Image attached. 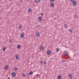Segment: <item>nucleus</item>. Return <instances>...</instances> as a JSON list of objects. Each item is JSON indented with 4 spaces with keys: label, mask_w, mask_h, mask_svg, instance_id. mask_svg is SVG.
<instances>
[{
    "label": "nucleus",
    "mask_w": 79,
    "mask_h": 79,
    "mask_svg": "<svg viewBox=\"0 0 79 79\" xmlns=\"http://www.w3.org/2000/svg\"><path fill=\"white\" fill-rule=\"evenodd\" d=\"M9 1H11V0H8Z\"/></svg>",
    "instance_id": "nucleus-36"
},
{
    "label": "nucleus",
    "mask_w": 79,
    "mask_h": 79,
    "mask_svg": "<svg viewBox=\"0 0 79 79\" xmlns=\"http://www.w3.org/2000/svg\"><path fill=\"white\" fill-rule=\"evenodd\" d=\"M12 76L13 77H15L16 76V73L15 72H13L12 74Z\"/></svg>",
    "instance_id": "nucleus-6"
},
{
    "label": "nucleus",
    "mask_w": 79,
    "mask_h": 79,
    "mask_svg": "<svg viewBox=\"0 0 79 79\" xmlns=\"http://www.w3.org/2000/svg\"><path fill=\"white\" fill-rule=\"evenodd\" d=\"M6 48L5 47H4L3 48H2V50L3 51H5V50H6Z\"/></svg>",
    "instance_id": "nucleus-19"
},
{
    "label": "nucleus",
    "mask_w": 79,
    "mask_h": 79,
    "mask_svg": "<svg viewBox=\"0 0 79 79\" xmlns=\"http://www.w3.org/2000/svg\"><path fill=\"white\" fill-rule=\"evenodd\" d=\"M22 28V26H21V24H20L19 25V30H21Z\"/></svg>",
    "instance_id": "nucleus-4"
},
{
    "label": "nucleus",
    "mask_w": 79,
    "mask_h": 79,
    "mask_svg": "<svg viewBox=\"0 0 79 79\" xmlns=\"http://www.w3.org/2000/svg\"><path fill=\"white\" fill-rule=\"evenodd\" d=\"M69 77H70V78H72V75H69Z\"/></svg>",
    "instance_id": "nucleus-21"
},
{
    "label": "nucleus",
    "mask_w": 79,
    "mask_h": 79,
    "mask_svg": "<svg viewBox=\"0 0 79 79\" xmlns=\"http://www.w3.org/2000/svg\"><path fill=\"white\" fill-rule=\"evenodd\" d=\"M55 0H50V2H54V1H55Z\"/></svg>",
    "instance_id": "nucleus-29"
},
{
    "label": "nucleus",
    "mask_w": 79,
    "mask_h": 79,
    "mask_svg": "<svg viewBox=\"0 0 79 79\" xmlns=\"http://www.w3.org/2000/svg\"><path fill=\"white\" fill-rule=\"evenodd\" d=\"M32 74H33L32 72H31L29 73L30 75H32Z\"/></svg>",
    "instance_id": "nucleus-20"
},
{
    "label": "nucleus",
    "mask_w": 79,
    "mask_h": 79,
    "mask_svg": "<svg viewBox=\"0 0 79 79\" xmlns=\"http://www.w3.org/2000/svg\"><path fill=\"white\" fill-rule=\"evenodd\" d=\"M41 50H44V46H41L40 48Z\"/></svg>",
    "instance_id": "nucleus-2"
},
{
    "label": "nucleus",
    "mask_w": 79,
    "mask_h": 79,
    "mask_svg": "<svg viewBox=\"0 0 79 79\" xmlns=\"http://www.w3.org/2000/svg\"><path fill=\"white\" fill-rule=\"evenodd\" d=\"M65 28H67L68 27V25L66 24H65L64 25Z\"/></svg>",
    "instance_id": "nucleus-18"
},
{
    "label": "nucleus",
    "mask_w": 79,
    "mask_h": 79,
    "mask_svg": "<svg viewBox=\"0 0 79 79\" xmlns=\"http://www.w3.org/2000/svg\"><path fill=\"white\" fill-rule=\"evenodd\" d=\"M7 79H10V78H8Z\"/></svg>",
    "instance_id": "nucleus-35"
},
{
    "label": "nucleus",
    "mask_w": 79,
    "mask_h": 79,
    "mask_svg": "<svg viewBox=\"0 0 79 79\" xmlns=\"http://www.w3.org/2000/svg\"><path fill=\"white\" fill-rule=\"evenodd\" d=\"M19 56L18 55H15V58L16 59H17V60H18V59H19Z\"/></svg>",
    "instance_id": "nucleus-12"
},
{
    "label": "nucleus",
    "mask_w": 79,
    "mask_h": 79,
    "mask_svg": "<svg viewBox=\"0 0 79 79\" xmlns=\"http://www.w3.org/2000/svg\"><path fill=\"white\" fill-rule=\"evenodd\" d=\"M63 54L64 55H65V56H68V52H65V53H64Z\"/></svg>",
    "instance_id": "nucleus-14"
},
{
    "label": "nucleus",
    "mask_w": 79,
    "mask_h": 79,
    "mask_svg": "<svg viewBox=\"0 0 79 79\" xmlns=\"http://www.w3.org/2000/svg\"><path fill=\"white\" fill-rule=\"evenodd\" d=\"M47 53L48 55H50L51 54V51H48L47 52Z\"/></svg>",
    "instance_id": "nucleus-7"
},
{
    "label": "nucleus",
    "mask_w": 79,
    "mask_h": 79,
    "mask_svg": "<svg viewBox=\"0 0 79 79\" xmlns=\"http://www.w3.org/2000/svg\"><path fill=\"white\" fill-rule=\"evenodd\" d=\"M73 5H76V4H77V2L76 1H73Z\"/></svg>",
    "instance_id": "nucleus-5"
},
{
    "label": "nucleus",
    "mask_w": 79,
    "mask_h": 79,
    "mask_svg": "<svg viewBox=\"0 0 79 79\" xmlns=\"http://www.w3.org/2000/svg\"><path fill=\"white\" fill-rule=\"evenodd\" d=\"M22 76L23 77H25V74L24 73H23Z\"/></svg>",
    "instance_id": "nucleus-22"
},
{
    "label": "nucleus",
    "mask_w": 79,
    "mask_h": 79,
    "mask_svg": "<svg viewBox=\"0 0 79 79\" xmlns=\"http://www.w3.org/2000/svg\"><path fill=\"white\" fill-rule=\"evenodd\" d=\"M23 0H21L20 2H21V3H22V2H23Z\"/></svg>",
    "instance_id": "nucleus-32"
},
{
    "label": "nucleus",
    "mask_w": 79,
    "mask_h": 79,
    "mask_svg": "<svg viewBox=\"0 0 79 79\" xmlns=\"http://www.w3.org/2000/svg\"><path fill=\"white\" fill-rule=\"evenodd\" d=\"M8 69V66L6 65L5 66V69H6V70H7Z\"/></svg>",
    "instance_id": "nucleus-8"
},
{
    "label": "nucleus",
    "mask_w": 79,
    "mask_h": 79,
    "mask_svg": "<svg viewBox=\"0 0 79 79\" xmlns=\"http://www.w3.org/2000/svg\"><path fill=\"white\" fill-rule=\"evenodd\" d=\"M39 34H40L39 33V32H36L35 33L36 36V37H39L40 36V35H39Z\"/></svg>",
    "instance_id": "nucleus-1"
},
{
    "label": "nucleus",
    "mask_w": 79,
    "mask_h": 79,
    "mask_svg": "<svg viewBox=\"0 0 79 79\" xmlns=\"http://www.w3.org/2000/svg\"><path fill=\"white\" fill-rule=\"evenodd\" d=\"M62 61H63V62H65V60H62Z\"/></svg>",
    "instance_id": "nucleus-33"
},
{
    "label": "nucleus",
    "mask_w": 79,
    "mask_h": 79,
    "mask_svg": "<svg viewBox=\"0 0 79 79\" xmlns=\"http://www.w3.org/2000/svg\"><path fill=\"white\" fill-rule=\"evenodd\" d=\"M59 51H60V49H59V48H57L56 49V52H59Z\"/></svg>",
    "instance_id": "nucleus-23"
},
{
    "label": "nucleus",
    "mask_w": 79,
    "mask_h": 79,
    "mask_svg": "<svg viewBox=\"0 0 79 79\" xmlns=\"http://www.w3.org/2000/svg\"><path fill=\"white\" fill-rule=\"evenodd\" d=\"M14 69L15 70V71H18V68H17V67H15V68H14Z\"/></svg>",
    "instance_id": "nucleus-16"
},
{
    "label": "nucleus",
    "mask_w": 79,
    "mask_h": 79,
    "mask_svg": "<svg viewBox=\"0 0 79 79\" xmlns=\"http://www.w3.org/2000/svg\"><path fill=\"white\" fill-rule=\"evenodd\" d=\"M9 42H10V43H11V42H12V40H9Z\"/></svg>",
    "instance_id": "nucleus-25"
},
{
    "label": "nucleus",
    "mask_w": 79,
    "mask_h": 79,
    "mask_svg": "<svg viewBox=\"0 0 79 79\" xmlns=\"http://www.w3.org/2000/svg\"><path fill=\"white\" fill-rule=\"evenodd\" d=\"M31 11H32V10H31V9L30 8L28 9V13H31Z\"/></svg>",
    "instance_id": "nucleus-13"
},
{
    "label": "nucleus",
    "mask_w": 79,
    "mask_h": 79,
    "mask_svg": "<svg viewBox=\"0 0 79 79\" xmlns=\"http://www.w3.org/2000/svg\"><path fill=\"white\" fill-rule=\"evenodd\" d=\"M75 18H77V15H75Z\"/></svg>",
    "instance_id": "nucleus-30"
},
{
    "label": "nucleus",
    "mask_w": 79,
    "mask_h": 79,
    "mask_svg": "<svg viewBox=\"0 0 79 79\" xmlns=\"http://www.w3.org/2000/svg\"><path fill=\"white\" fill-rule=\"evenodd\" d=\"M40 1V0H35V3H39Z\"/></svg>",
    "instance_id": "nucleus-11"
},
{
    "label": "nucleus",
    "mask_w": 79,
    "mask_h": 79,
    "mask_svg": "<svg viewBox=\"0 0 79 79\" xmlns=\"http://www.w3.org/2000/svg\"><path fill=\"white\" fill-rule=\"evenodd\" d=\"M44 64H47V62L45 61H44Z\"/></svg>",
    "instance_id": "nucleus-24"
},
{
    "label": "nucleus",
    "mask_w": 79,
    "mask_h": 79,
    "mask_svg": "<svg viewBox=\"0 0 79 79\" xmlns=\"http://www.w3.org/2000/svg\"><path fill=\"white\" fill-rule=\"evenodd\" d=\"M69 32H73V31L71 30V29H70Z\"/></svg>",
    "instance_id": "nucleus-26"
},
{
    "label": "nucleus",
    "mask_w": 79,
    "mask_h": 79,
    "mask_svg": "<svg viewBox=\"0 0 79 79\" xmlns=\"http://www.w3.org/2000/svg\"><path fill=\"white\" fill-rule=\"evenodd\" d=\"M24 33H22L21 35H20V36L21 37H22V38H23V37H24Z\"/></svg>",
    "instance_id": "nucleus-9"
},
{
    "label": "nucleus",
    "mask_w": 79,
    "mask_h": 79,
    "mask_svg": "<svg viewBox=\"0 0 79 79\" xmlns=\"http://www.w3.org/2000/svg\"><path fill=\"white\" fill-rule=\"evenodd\" d=\"M17 48H19V49L20 48H21V45L19 44L17 46Z\"/></svg>",
    "instance_id": "nucleus-15"
},
{
    "label": "nucleus",
    "mask_w": 79,
    "mask_h": 79,
    "mask_svg": "<svg viewBox=\"0 0 79 79\" xmlns=\"http://www.w3.org/2000/svg\"><path fill=\"white\" fill-rule=\"evenodd\" d=\"M70 60H72V58L70 59Z\"/></svg>",
    "instance_id": "nucleus-34"
},
{
    "label": "nucleus",
    "mask_w": 79,
    "mask_h": 79,
    "mask_svg": "<svg viewBox=\"0 0 79 79\" xmlns=\"http://www.w3.org/2000/svg\"><path fill=\"white\" fill-rule=\"evenodd\" d=\"M71 2H73L74 1V0H70Z\"/></svg>",
    "instance_id": "nucleus-31"
},
{
    "label": "nucleus",
    "mask_w": 79,
    "mask_h": 79,
    "mask_svg": "<svg viewBox=\"0 0 79 79\" xmlns=\"http://www.w3.org/2000/svg\"><path fill=\"white\" fill-rule=\"evenodd\" d=\"M38 20L39 21H42V18L41 17H39L38 18Z\"/></svg>",
    "instance_id": "nucleus-3"
},
{
    "label": "nucleus",
    "mask_w": 79,
    "mask_h": 79,
    "mask_svg": "<svg viewBox=\"0 0 79 79\" xmlns=\"http://www.w3.org/2000/svg\"><path fill=\"white\" fill-rule=\"evenodd\" d=\"M41 16H43V15H44V13H41Z\"/></svg>",
    "instance_id": "nucleus-27"
},
{
    "label": "nucleus",
    "mask_w": 79,
    "mask_h": 79,
    "mask_svg": "<svg viewBox=\"0 0 79 79\" xmlns=\"http://www.w3.org/2000/svg\"><path fill=\"white\" fill-rule=\"evenodd\" d=\"M58 79H61V76H59L57 77Z\"/></svg>",
    "instance_id": "nucleus-17"
},
{
    "label": "nucleus",
    "mask_w": 79,
    "mask_h": 79,
    "mask_svg": "<svg viewBox=\"0 0 79 79\" xmlns=\"http://www.w3.org/2000/svg\"><path fill=\"white\" fill-rule=\"evenodd\" d=\"M40 63L41 64H42V63H43V61H40Z\"/></svg>",
    "instance_id": "nucleus-28"
},
{
    "label": "nucleus",
    "mask_w": 79,
    "mask_h": 79,
    "mask_svg": "<svg viewBox=\"0 0 79 79\" xmlns=\"http://www.w3.org/2000/svg\"><path fill=\"white\" fill-rule=\"evenodd\" d=\"M51 7H54V3H51Z\"/></svg>",
    "instance_id": "nucleus-10"
}]
</instances>
